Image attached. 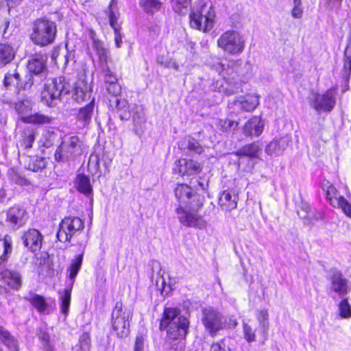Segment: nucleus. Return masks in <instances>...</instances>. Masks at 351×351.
Segmentation results:
<instances>
[{"mask_svg":"<svg viewBox=\"0 0 351 351\" xmlns=\"http://www.w3.org/2000/svg\"><path fill=\"white\" fill-rule=\"evenodd\" d=\"M243 332L244 339L247 343H252L256 340L255 330L246 323H243Z\"/></svg>","mask_w":351,"mask_h":351,"instance_id":"5fc2aeb1","label":"nucleus"},{"mask_svg":"<svg viewBox=\"0 0 351 351\" xmlns=\"http://www.w3.org/2000/svg\"><path fill=\"white\" fill-rule=\"evenodd\" d=\"M343 75L348 77L351 73V35L347 38V45L343 56Z\"/></svg>","mask_w":351,"mask_h":351,"instance_id":"ea45409f","label":"nucleus"},{"mask_svg":"<svg viewBox=\"0 0 351 351\" xmlns=\"http://www.w3.org/2000/svg\"><path fill=\"white\" fill-rule=\"evenodd\" d=\"M189 321L185 316L179 315L177 308V341L184 339L189 330Z\"/></svg>","mask_w":351,"mask_h":351,"instance_id":"473e14b6","label":"nucleus"},{"mask_svg":"<svg viewBox=\"0 0 351 351\" xmlns=\"http://www.w3.org/2000/svg\"><path fill=\"white\" fill-rule=\"evenodd\" d=\"M335 95V93L332 89H329L323 94L314 93L311 105L317 112H330L336 103Z\"/></svg>","mask_w":351,"mask_h":351,"instance_id":"9b49d317","label":"nucleus"},{"mask_svg":"<svg viewBox=\"0 0 351 351\" xmlns=\"http://www.w3.org/2000/svg\"><path fill=\"white\" fill-rule=\"evenodd\" d=\"M243 111H253L258 105V97L256 95L241 96Z\"/></svg>","mask_w":351,"mask_h":351,"instance_id":"a19ab883","label":"nucleus"},{"mask_svg":"<svg viewBox=\"0 0 351 351\" xmlns=\"http://www.w3.org/2000/svg\"><path fill=\"white\" fill-rule=\"evenodd\" d=\"M176 308H165L160 323V330L165 332L163 347L166 351H176Z\"/></svg>","mask_w":351,"mask_h":351,"instance_id":"423d86ee","label":"nucleus"},{"mask_svg":"<svg viewBox=\"0 0 351 351\" xmlns=\"http://www.w3.org/2000/svg\"><path fill=\"white\" fill-rule=\"evenodd\" d=\"M92 47L99 58V65L108 63L109 56L108 50L105 47L104 43L93 36Z\"/></svg>","mask_w":351,"mask_h":351,"instance_id":"cd10ccee","label":"nucleus"},{"mask_svg":"<svg viewBox=\"0 0 351 351\" xmlns=\"http://www.w3.org/2000/svg\"><path fill=\"white\" fill-rule=\"evenodd\" d=\"M7 190L3 187L0 189V204H5L10 201Z\"/></svg>","mask_w":351,"mask_h":351,"instance_id":"774afa93","label":"nucleus"},{"mask_svg":"<svg viewBox=\"0 0 351 351\" xmlns=\"http://www.w3.org/2000/svg\"><path fill=\"white\" fill-rule=\"evenodd\" d=\"M84 143L76 135L65 136L56 149L54 157L57 162L74 160L83 154Z\"/></svg>","mask_w":351,"mask_h":351,"instance_id":"20e7f679","label":"nucleus"},{"mask_svg":"<svg viewBox=\"0 0 351 351\" xmlns=\"http://www.w3.org/2000/svg\"><path fill=\"white\" fill-rule=\"evenodd\" d=\"M73 86L64 76L54 78L47 84L46 90L42 93V100L49 106H53L56 100H60L62 96L68 95Z\"/></svg>","mask_w":351,"mask_h":351,"instance_id":"39448f33","label":"nucleus"},{"mask_svg":"<svg viewBox=\"0 0 351 351\" xmlns=\"http://www.w3.org/2000/svg\"><path fill=\"white\" fill-rule=\"evenodd\" d=\"M27 119L31 123L46 124L51 123L52 118L41 113H35L28 117Z\"/></svg>","mask_w":351,"mask_h":351,"instance_id":"603ef678","label":"nucleus"},{"mask_svg":"<svg viewBox=\"0 0 351 351\" xmlns=\"http://www.w3.org/2000/svg\"><path fill=\"white\" fill-rule=\"evenodd\" d=\"M83 261V253L77 255L75 259L72 260L71 263L67 269L68 278L71 281V287H72L75 278L80 269Z\"/></svg>","mask_w":351,"mask_h":351,"instance_id":"c9c22d12","label":"nucleus"},{"mask_svg":"<svg viewBox=\"0 0 351 351\" xmlns=\"http://www.w3.org/2000/svg\"><path fill=\"white\" fill-rule=\"evenodd\" d=\"M106 87L108 93L113 96V99L118 98L117 97L120 95L121 91V88L118 82L106 85Z\"/></svg>","mask_w":351,"mask_h":351,"instance_id":"69168bd1","label":"nucleus"},{"mask_svg":"<svg viewBox=\"0 0 351 351\" xmlns=\"http://www.w3.org/2000/svg\"><path fill=\"white\" fill-rule=\"evenodd\" d=\"M72 287H66L64 290V294L61 296L60 300V310L61 312L66 315L68 314L70 303H71V294Z\"/></svg>","mask_w":351,"mask_h":351,"instance_id":"49530a36","label":"nucleus"},{"mask_svg":"<svg viewBox=\"0 0 351 351\" xmlns=\"http://www.w3.org/2000/svg\"><path fill=\"white\" fill-rule=\"evenodd\" d=\"M93 109L94 99H92L87 105L79 110L77 119L81 121L84 125L88 124L91 120Z\"/></svg>","mask_w":351,"mask_h":351,"instance_id":"e433bc0d","label":"nucleus"},{"mask_svg":"<svg viewBox=\"0 0 351 351\" xmlns=\"http://www.w3.org/2000/svg\"><path fill=\"white\" fill-rule=\"evenodd\" d=\"M202 322L209 332L215 337L217 332L226 326V319L221 313L213 306H206L202 308Z\"/></svg>","mask_w":351,"mask_h":351,"instance_id":"6e6552de","label":"nucleus"},{"mask_svg":"<svg viewBox=\"0 0 351 351\" xmlns=\"http://www.w3.org/2000/svg\"><path fill=\"white\" fill-rule=\"evenodd\" d=\"M330 281V291L337 294L341 298H344L351 291V286L340 271H333Z\"/></svg>","mask_w":351,"mask_h":351,"instance_id":"f8f14e48","label":"nucleus"},{"mask_svg":"<svg viewBox=\"0 0 351 351\" xmlns=\"http://www.w3.org/2000/svg\"><path fill=\"white\" fill-rule=\"evenodd\" d=\"M47 57L45 54L36 53L31 56L27 66L30 75L45 76L47 71Z\"/></svg>","mask_w":351,"mask_h":351,"instance_id":"2eb2a0df","label":"nucleus"},{"mask_svg":"<svg viewBox=\"0 0 351 351\" xmlns=\"http://www.w3.org/2000/svg\"><path fill=\"white\" fill-rule=\"evenodd\" d=\"M152 280L154 278L155 275L156 277V286L161 289L162 294H167L169 291L171 289L170 285L166 286L165 280L163 278L162 274H161V267L159 262L156 261H152Z\"/></svg>","mask_w":351,"mask_h":351,"instance_id":"a878e982","label":"nucleus"},{"mask_svg":"<svg viewBox=\"0 0 351 351\" xmlns=\"http://www.w3.org/2000/svg\"><path fill=\"white\" fill-rule=\"evenodd\" d=\"M77 190L88 196L92 194L93 189L89 178L84 175H78L75 182Z\"/></svg>","mask_w":351,"mask_h":351,"instance_id":"58836bf2","label":"nucleus"},{"mask_svg":"<svg viewBox=\"0 0 351 351\" xmlns=\"http://www.w3.org/2000/svg\"><path fill=\"white\" fill-rule=\"evenodd\" d=\"M8 174L10 180L17 184L23 186L27 184V180L21 176L14 169H9Z\"/></svg>","mask_w":351,"mask_h":351,"instance_id":"680f3d73","label":"nucleus"},{"mask_svg":"<svg viewBox=\"0 0 351 351\" xmlns=\"http://www.w3.org/2000/svg\"><path fill=\"white\" fill-rule=\"evenodd\" d=\"M84 223L78 217H65L60 223L56 234L57 239L60 242L71 241L73 237L77 235L84 229Z\"/></svg>","mask_w":351,"mask_h":351,"instance_id":"9d476101","label":"nucleus"},{"mask_svg":"<svg viewBox=\"0 0 351 351\" xmlns=\"http://www.w3.org/2000/svg\"><path fill=\"white\" fill-rule=\"evenodd\" d=\"M52 59L58 66L61 67L62 69H66L70 60L74 58V54L72 51H69L66 48L62 52H58L56 55H52Z\"/></svg>","mask_w":351,"mask_h":351,"instance_id":"7c9ffc66","label":"nucleus"},{"mask_svg":"<svg viewBox=\"0 0 351 351\" xmlns=\"http://www.w3.org/2000/svg\"><path fill=\"white\" fill-rule=\"evenodd\" d=\"M179 147L182 149H188L197 153H200L202 149L199 143L190 136H188L182 141L179 144Z\"/></svg>","mask_w":351,"mask_h":351,"instance_id":"c03bdc74","label":"nucleus"},{"mask_svg":"<svg viewBox=\"0 0 351 351\" xmlns=\"http://www.w3.org/2000/svg\"><path fill=\"white\" fill-rule=\"evenodd\" d=\"M15 53V50L11 45L0 44V63L3 64L10 63L14 58Z\"/></svg>","mask_w":351,"mask_h":351,"instance_id":"4c0bfd02","label":"nucleus"},{"mask_svg":"<svg viewBox=\"0 0 351 351\" xmlns=\"http://www.w3.org/2000/svg\"><path fill=\"white\" fill-rule=\"evenodd\" d=\"M24 299L29 302L38 313L41 314H49L51 309L45 298L40 295L30 292Z\"/></svg>","mask_w":351,"mask_h":351,"instance_id":"5701e85b","label":"nucleus"},{"mask_svg":"<svg viewBox=\"0 0 351 351\" xmlns=\"http://www.w3.org/2000/svg\"><path fill=\"white\" fill-rule=\"evenodd\" d=\"M291 141L290 136H285L271 141L265 148V152L269 155L280 156Z\"/></svg>","mask_w":351,"mask_h":351,"instance_id":"a211bd4d","label":"nucleus"},{"mask_svg":"<svg viewBox=\"0 0 351 351\" xmlns=\"http://www.w3.org/2000/svg\"><path fill=\"white\" fill-rule=\"evenodd\" d=\"M217 45L228 54L239 55L243 51L245 41L239 32L230 29L219 37Z\"/></svg>","mask_w":351,"mask_h":351,"instance_id":"0eeeda50","label":"nucleus"},{"mask_svg":"<svg viewBox=\"0 0 351 351\" xmlns=\"http://www.w3.org/2000/svg\"><path fill=\"white\" fill-rule=\"evenodd\" d=\"M99 68L101 71L106 85L118 82L117 75L110 70L108 63L99 65Z\"/></svg>","mask_w":351,"mask_h":351,"instance_id":"79ce46f5","label":"nucleus"},{"mask_svg":"<svg viewBox=\"0 0 351 351\" xmlns=\"http://www.w3.org/2000/svg\"><path fill=\"white\" fill-rule=\"evenodd\" d=\"M73 98L77 102L90 101L93 98L90 85L84 80L78 81L74 88Z\"/></svg>","mask_w":351,"mask_h":351,"instance_id":"4be33fe9","label":"nucleus"},{"mask_svg":"<svg viewBox=\"0 0 351 351\" xmlns=\"http://www.w3.org/2000/svg\"><path fill=\"white\" fill-rule=\"evenodd\" d=\"M180 167L179 172L182 175H193L201 171L202 168L196 161L186 159H180L178 161L177 166Z\"/></svg>","mask_w":351,"mask_h":351,"instance_id":"bb28decb","label":"nucleus"},{"mask_svg":"<svg viewBox=\"0 0 351 351\" xmlns=\"http://www.w3.org/2000/svg\"><path fill=\"white\" fill-rule=\"evenodd\" d=\"M261 150V147L258 143H252L239 149L234 152L237 156H246L248 158H256Z\"/></svg>","mask_w":351,"mask_h":351,"instance_id":"2f4dec72","label":"nucleus"},{"mask_svg":"<svg viewBox=\"0 0 351 351\" xmlns=\"http://www.w3.org/2000/svg\"><path fill=\"white\" fill-rule=\"evenodd\" d=\"M177 13L186 14L191 10V0H176Z\"/></svg>","mask_w":351,"mask_h":351,"instance_id":"052dcab7","label":"nucleus"},{"mask_svg":"<svg viewBox=\"0 0 351 351\" xmlns=\"http://www.w3.org/2000/svg\"><path fill=\"white\" fill-rule=\"evenodd\" d=\"M131 317L130 311L127 308L123 309L122 303L117 302L112 313V326L117 337L123 338L129 335V320Z\"/></svg>","mask_w":351,"mask_h":351,"instance_id":"1a4fd4ad","label":"nucleus"},{"mask_svg":"<svg viewBox=\"0 0 351 351\" xmlns=\"http://www.w3.org/2000/svg\"><path fill=\"white\" fill-rule=\"evenodd\" d=\"M221 91L227 96L242 91L241 84L237 82H227L226 86L221 84Z\"/></svg>","mask_w":351,"mask_h":351,"instance_id":"8fccbe9b","label":"nucleus"},{"mask_svg":"<svg viewBox=\"0 0 351 351\" xmlns=\"http://www.w3.org/2000/svg\"><path fill=\"white\" fill-rule=\"evenodd\" d=\"M109 101L112 107L114 106L121 120H128L130 117L132 118L134 133L138 136L143 135L145 130L146 122L143 107L134 105L130 108L128 101L124 99L115 98V99H109Z\"/></svg>","mask_w":351,"mask_h":351,"instance_id":"f257e3e1","label":"nucleus"},{"mask_svg":"<svg viewBox=\"0 0 351 351\" xmlns=\"http://www.w3.org/2000/svg\"><path fill=\"white\" fill-rule=\"evenodd\" d=\"M35 141L34 133L32 130H25L21 135L20 145L24 149H29L32 147V144Z\"/></svg>","mask_w":351,"mask_h":351,"instance_id":"09e8293b","label":"nucleus"},{"mask_svg":"<svg viewBox=\"0 0 351 351\" xmlns=\"http://www.w3.org/2000/svg\"><path fill=\"white\" fill-rule=\"evenodd\" d=\"M293 7L291 10V16L295 19H300L302 16L303 9L301 0H293Z\"/></svg>","mask_w":351,"mask_h":351,"instance_id":"0e129e2a","label":"nucleus"},{"mask_svg":"<svg viewBox=\"0 0 351 351\" xmlns=\"http://www.w3.org/2000/svg\"><path fill=\"white\" fill-rule=\"evenodd\" d=\"M56 33V23L43 17L36 19L33 23L30 38L37 45L47 46L53 43Z\"/></svg>","mask_w":351,"mask_h":351,"instance_id":"f03ea898","label":"nucleus"},{"mask_svg":"<svg viewBox=\"0 0 351 351\" xmlns=\"http://www.w3.org/2000/svg\"><path fill=\"white\" fill-rule=\"evenodd\" d=\"M0 339L10 350L18 351L17 340L1 326H0Z\"/></svg>","mask_w":351,"mask_h":351,"instance_id":"f704fd0d","label":"nucleus"},{"mask_svg":"<svg viewBox=\"0 0 351 351\" xmlns=\"http://www.w3.org/2000/svg\"><path fill=\"white\" fill-rule=\"evenodd\" d=\"M193 197V190L185 184H177V199L179 201L180 209L188 208Z\"/></svg>","mask_w":351,"mask_h":351,"instance_id":"393cba45","label":"nucleus"},{"mask_svg":"<svg viewBox=\"0 0 351 351\" xmlns=\"http://www.w3.org/2000/svg\"><path fill=\"white\" fill-rule=\"evenodd\" d=\"M21 162L30 171H38L46 167V160L44 158L38 156H27L23 154L19 155Z\"/></svg>","mask_w":351,"mask_h":351,"instance_id":"412c9836","label":"nucleus"},{"mask_svg":"<svg viewBox=\"0 0 351 351\" xmlns=\"http://www.w3.org/2000/svg\"><path fill=\"white\" fill-rule=\"evenodd\" d=\"M238 197L235 195L233 196L228 191H223L219 199V204L223 210L231 211L237 206Z\"/></svg>","mask_w":351,"mask_h":351,"instance_id":"c85d7f7f","label":"nucleus"},{"mask_svg":"<svg viewBox=\"0 0 351 351\" xmlns=\"http://www.w3.org/2000/svg\"><path fill=\"white\" fill-rule=\"evenodd\" d=\"M11 243L7 239L0 240V264L6 259V255L11 252Z\"/></svg>","mask_w":351,"mask_h":351,"instance_id":"4d7b16f0","label":"nucleus"},{"mask_svg":"<svg viewBox=\"0 0 351 351\" xmlns=\"http://www.w3.org/2000/svg\"><path fill=\"white\" fill-rule=\"evenodd\" d=\"M80 347L77 351H90V338L87 332H83L80 337Z\"/></svg>","mask_w":351,"mask_h":351,"instance_id":"bf43d9fd","label":"nucleus"},{"mask_svg":"<svg viewBox=\"0 0 351 351\" xmlns=\"http://www.w3.org/2000/svg\"><path fill=\"white\" fill-rule=\"evenodd\" d=\"M259 325L261 327V331L264 337V340L267 339V331L269 328V314L267 310L259 311L256 315Z\"/></svg>","mask_w":351,"mask_h":351,"instance_id":"37998d69","label":"nucleus"},{"mask_svg":"<svg viewBox=\"0 0 351 351\" xmlns=\"http://www.w3.org/2000/svg\"><path fill=\"white\" fill-rule=\"evenodd\" d=\"M29 215L26 210L19 205H14L7 212L6 221L14 228H19L27 221Z\"/></svg>","mask_w":351,"mask_h":351,"instance_id":"4468645a","label":"nucleus"},{"mask_svg":"<svg viewBox=\"0 0 351 351\" xmlns=\"http://www.w3.org/2000/svg\"><path fill=\"white\" fill-rule=\"evenodd\" d=\"M140 4L147 12H152L160 7V3L157 0H141Z\"/></svg>","mask_w":351,"mask_h":351,"instance_id":"13d9d810","label":"nucleus"},{"mask_svg":"<svg viewBox=\"0 0 351 351\" xmlns=\"http://www.w3.org/2000/svg\"><path fill=\"white\" fill-rule=\"evenodd\" d=\"M145 339L143 336H137L134 343V351H144Z\"/></svg>","mask_w":351,"mask_h":351,"instance_id":"338daca9","label":"nucleus"},{"mask_svg":"<svg viewBox=\"0 0 351 351\" xmlns=\"http://www.w3.org/2000/svg\"><path fill=\"white\" fill-rule=\"evenodd\" d=\"M323 191L326 194V197L330 204L332 206L333 200L339 201L343 195H340L337 189L327 180L323 181L321 184Z\"/></svg>","mask_w":351,"mask_h":351,"instance_id":"c756f323","label":"nucleus"},{"mask_svg":"<svg viewBox=\"0 0 351 351\" xmlns=\"http://www.w3.org/2000/svg\"><path fill=\"white\" fill-rule=\"evenodd\" d=\"M177 214L179 215V220L182 224L188 227L201 228L203 219L195 213L180 209L177 208Z\"/></svg>","mask_w":351,"mask_h":351,"instance_id":"6ab92c4d","label":"nucleus"},{"mask_svg":"<svg viewBox=\"0 0 351 351\" xmlns=\"http://www.w3.org/2000/svg\"><path fill=\"white\" fill-rule=\"evenodd\" d=\"M264 128V123L258 117L249 119L243 128V133L246 136H259Z\"/></svg>","mask_w":351,"mask_h":351,"instance_id":"aec40b11","label":"nucleus"},{"mask_svg":"<svg viewBox=\"0 0 351 351\" xmlns=\"http://www.w3.org/2000/svg\"><path fill=\"white\" fill-rule=\"evenodd\" d=\"M338 309L341 317L348 319L351 317V306L348 302V298H342V300L338 305Z\"/></svg>","mask_w":351,"mask_h":351,"instance_id":"3c124183","label":"nucleus"},{"mask_svg":"<svg viewBox=\"0 0 351 351\" xmlns=\"http://www.w3.org/2000/svg\"><path fill=\"white\" fill-rule=\"evenodd\" d=\"M118 10L119 8L117 0H111L107 12L110 25L114 29L115 45L117 47L119 48L121 47L122 40L120 28L117 23V14L119 13Z\"/></svg>","mask_w":351,"mask_h":351,"instance_id":"f3484780","label":"nucleus"},{"mask_svg":"<svg viewBox=\"0 0 351 351\" xmlns=\"http://www.w3.org/2000/svg\"><path fill=\"white\" fill-rule=\"evenodd\" d=\"M88 167L89 170L93 173H97L100 168V160L98 154H90L88 162Z\"/></svg>","mask_w":351,"mask_h":351,"instance_id":"6e6d98bb","label":"nucleus"},{"mask_svg":"<svg viewBox=\"0 0 351 351\" xmlns=\"http://www.w3.org/2000/svg\"><path fill=\"white\" fill-rule=\"evenodd\" d=\"M332 207L339 208L343 213L351 219V204L343 196L339 201L333 200Z\"/></svg>","mask_w":351,"mask_h":351,"instance_id":"a18cd8bd","label":"nucleus"},{"mask_svg":"<svg viewBox=\"0 0 351 351\" xmlns=\"http://www.w3.org/2000/svg\"><path fill=\"white\" fill-rule=\"evenodd\" d=\"M0 281L16 290H18L22 284L20 274L16 271L9 269H5L0 272Z\"/></svg>","mask_w":351,"mask_h":351,"instance_id":"b1692460","label":"nucleus"},{"mask_svg":"<svg viewBox=\"0 0 351 351\" xmlns=\"http://www.w3.org/2000/svg\"><path fill=\"white\" fill-rule=\"evenodd\" d=\"M215 125L217 128L222 132L230 133L233 132L238 128L239 123L236 121L226 118L216 119Z\"/></svg>","mask_w":351,"mask_h":351,"instance_id":"72a5a7b5","label":"nucleus"},{"mask_svg":"<svg viewBox=\"0 0 351 351\" xmlns=\"http://www.w3.org/2000/svg\"><path fill=\"white\" fill-rule=\"evenodd\" d=\"M34 79L32 75H28L25 80H22L17 72L13 73H9L5 75L3 80L5 86H15L19 90L29 89L34 83Z\"/></svg>","mask_w":351,"mask_h":351,"instance_id":"dca6fc26","label":"nucleus"},{"mask_svg":"<svg viewBox=\"0 0 351 351\" xmlns=\"http://www.w3.org/2000/svg\"><path fill=\"white\" fill-rule=\"evenodd\" d=\"M9 104L14 106L19 113H25L31 108V101L29 99H23L17 103L10 102Z\"/></svg>","mask_w":351,"mask_h":351,"instance_id":"864d4df0","label":"nucleus"},{"mask_svg":"<svg viewBox=\"0 0 351 351\" xmlns=\"http://www.w3.org/2000/svg\"><path fill=\"white\" fill-rule=\"evenodd\" d=\"M25 247L31 252L39 251L42 247L43 236L35 228L24 231L21 237Z\"/></svg>","mask_w":351,"mask_h":351,"instance_id":"ddd939ff","label":"nucleus"},{"mask_svg":"<svg viewBox=\"0 0 351 351\" xmlns=\"http://www.w3.org/2000/svg\"><path fill=\"white\" fill-rule=\"evenodd\" d=\"M37 335L41 342L45 351H53V346L51 343L49 335L43 329L38 330Z\"/></svg>","mask_w":351,"mask_h":351,"instance_id":"de8ad7c7","label":"nucleus"},{"mask_svg":"<svg viewBox=\"0 0 351 351\" xmlns=\"http://www.w3.org/2000/svg\"><path fill=\"white\" fill-rule=\"evenodd\" d=\"M228 108L234 113H239L243 111L241 96L229 100Z\"/></svg>","mask_w":351,"mask_h":351,"instance_id":"e2e57ef3","label":"nucleus"},{"mask_svg":"<svg viewBox=\"0 0 351 351\" xmlns=\"http://www.w3.org/2000/svg\"><path fill=\"white\" fill-rule=\"evenodd\" d=\"M189 19L192 28L206 32L214 26L215 12L211 5L204 3L191 12Z\"/></svg>","mask_w":351,"mask_h":351,"instance_id":"7ed1b4c3","label":"nucleus"}]
</instances>
